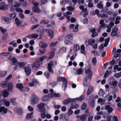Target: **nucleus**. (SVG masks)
Here are the masks:
<instances>
[{"instance_id":"4","label":"nucleus","mask_w":121,"mask_h":121,"mask_svg":"<svg viewBox=\"0 0 121 121\" xmlns=\"http://www.w3.org/2000/svg\"><path fill=\"white\" fill-rule=\"evenodd\" d=\"M45 105L44 103H42L38 104L37 106L38 109V111L39 112H44L45 110V109L44 108Z\"/></svg>"},{"instance_id":"13","label":"nucleus","mask_w":121,"mask_h":121,"mask_svg":"<svg viewBox=\"0 0 121 121\" xmlns=\"http://www.w3.org/2000/svg\"><path fill=\"white\" fill-rule=\"evenodd\" d=\"M44 30L47 32L48 33L49 36L51 38H52L53 36L54 32L53 31L50 29H46Z\"/></svg>"},{"instance_id":"56","label":"nucleus","mask_w":121,"mask_h":121,"mask_svg":"<svg viewBox=\"0 0 121 121\" xmlns=\"http://www.w3.org/2000/svg\"><path fill=\"white\" fill-rule=\"evenodd\" d=\"M42 29H41V30H40V29H39V30H37V32H39V33L41 35H42L44 33V31L43 30V26H41L40 27Z\"/></svg>"},{"instance_id":"50","label":"nucleus","mask_w":121,"mask_h":121,"mask_svg":"<svg viewBox=\"0 0 121 121\" xmlns=\"http://www.w3.org/2000/svg\"><path fill=\"white\" fill-rule=\"evenodd\" d=\"M92 53H94V54L95 56H99L100 55V52H97L96 50L94 51Z\"/></svg>"},{"instance_id":"47","label":"nucleus","mask_w":121,"mask_h":121,"mask_svg":"<svg viewBox=\"0 0 121 121\" xmlns=\"http://www.w3.org/2000/svg\"><path fill=\"white\" fill-rule=\"evenodd\" d=\"M15 23L17 25H20L22 23V22L19 21L18 18H16L15 19Z\"/></svg>"},{"instance_id":"7","label":"nucleus","mask_w":121,"mask_h":121,"mask_svg":"<svg viewBox=\"0 0 121 121\" xmlns=\"http://www.w3.org/2000/svg\"><path fill=\"white\" fill-rule=\"evenodd\" d=\"M95 42V40L93 39H91L86 41V44L87 46L89 45H92L94 44Z\"/></svg>"},{"instance_id":"31","label":"nucleus","mask_w":121,"mask_h":121,"mask_svg":"<svg viewBox=\"0 0 121 121\" xmlns=\"http://www.w3.org/2000/svg\"><path fill=\"white\" fill-rule=\"evenodd\" d=\"M118 83V82L116 81H114L110 82H109V84L110 85L112 86L116 87Z\"/></svg>"},{"instance_id":"24","label":"nucleus","mask_w":121,"mask_h":121,"mask_svg":"<svg viewBox=\"0 0 121 121\" xmlns=\"http://www.w3.org/2000/svg\"><path fill=\"white\" fill-rule=\"evenodd\" d=\"M8 16L10 18L13 19L16 17V14L15 13H10L8 15Z\"/></svg>"},{"instance_id":"48","label":"nucleus","mask_w":121,"mask_h":121,"mask_svg":"<svg viewBox=\"0 0 121 121\" xmlns=\"http://www.w3.org/2000/svg\"><path fill=\"white\" fill-rule=\"evenodd\" d=\"M39 66V64L38 62H35L34 63L32 67L34 68V67L38 68Z\"/></svg>"},{"instance_id":"1","label":"nucleus","mask_w":121,"mask_h":121,"mask_svg":"<svg viewBox=\"0 0 121 121\" xmlns=\"http://www.w3.org/2000/svg\"><path fill=\"white\" fill-rule=\"evenodd\" d=\"M84 98V95H82L79 98H76L74 99H68L64 101L63 102V103L64 104L66 105L72 101L74 102L76 101H81Z\"/></svg>"},{"instance_id":"12","label":"nucleus","mask_w":121,"mask_h":121,"mask_svg":"<svg viewBox=\"0 0 121 121\" xmlns=\"http://www.w3.org/2000/svg\"><path fill=\"white\" fill-rule=\"evenodd\" d=\"M1 94L4 98H5L8 97L9 93L7 89H5L1 91Z\"/></svg>"},{"instance_id":"15","label":"nucleus","mask_w":121,"mask_h":121,"mask_svg":"<svg viewBox=\"0 0 121 121\" xmlns=\"http://www.w3.org/2000/svg\"><path fill=\"white\" fill-rule=\"evenodd\" d=\"M53 65V62L52 61H51L48 64V70L49 72H51L52 73L53 72V71L52 69V67Z\"/></svg>"},{"instance_id":"38","label":"nucleus","mask_w":121,"mask_h":121,"mask_svg":"<svg viewBox=\"0 0 121 121\" xmlns=\"http://www.w3.org/2000/svg\"><path fill=\"white\" fill-rule=\"evenodd\" d=\"M79 106L78 104H72L71 105V108L77 109L78 107Z\"/></svg>"},{"instance_id":"42","label":"nucleus","mask_w":121,"mask_h":121,"mask_svg":"<svg viewBox=\"0 0 121 121\" xmlns=\"http://www.w3.org/2000/svg\"><path fill=\"white\" fill-rule=\"evenodd\" d=\"M102 1H100L97 4V7L100 9H102L103 7V5L102 4Z\"/></svg>"},{"instance_id":"8","label":"nucleus","mask_w":121,"mask_h":121,"mask_svg":"<svg viewBox=\"0 0 121 121\" xmlns=\"http://www.w3.org/2000/svg\"><path fill=\"white\" fill-rule=\"evenodd\" d=\"M94 96L93 95H91L89 100V104L91 107H93L94 106L95 104L94 101Z\"/></svg>"},{"instance_id":"16","label":"nucleus","mask_w":121,"mask_h":121,"mask_svg":"<svg viewBox=\"0 0 121 121\" xmlns=\"http://www.w3.org/2000/svg\"><path fill=\"white\" fill-rule=\"evenodd\" d=\"M25 72L26 75L28 76L31 73V70L29 67H27L25 68Z\"/></svg>"},{"instance_id":"9","label":"nucleus","mask_w":121,"mask_h":121,"mask_svg":"<svg viewBox=\"0 0 121 121\" xmlns=\"http://www.w3.org/2000/svg\"><path fill=\"white\" fill-rule=\"evenodd\" d=\"M72 56L70 57V60H73L76 57L77 54V53L76 52H73L72 51V50L71 49H70V51L68 53V56L69 57L70 56L69 55L70 54H72Z\"/></svg>"},{"instance_id":"30","label":"nucleus","mask_w":121,"mask_h":121,"mask_svg":"<svg viewBox=\"0 0 121 121\" xmlns=\"http://www.w3.org/2000/svg\"><path fill=\"white\" fill-rule=\"evenodd\" d=\"M7 82L6 80L2 82L1 84V86L3 87H7Z\"/></svg>"},{"instance_id":"40","label":"nucleus","mask_w":121,"mask_h":121,"mask_svg":"<svg viewBox=\"0 0 121 121\" xmlns=\"http://www.w3.org/2000/svg\"><path fill=\"white\" fill-rule=\"evenodd\" d=\"M67 81L64 82L63 83L62 88L63 90H65L67 86Z\"/></svg>"},{"instance_id":"20","label":"nucleus","mask_w":121,"mask_h":121,"mask_svg":"<svg viewBox=\"0 0 121 121\" xmlns=\"http://www.w3.org/2000/svg\"><path fill=\"white\" fill-rule=\"evenodd\" d=\"M27 64V63L26 62H20L18 61L17 65H18V66L19 68H21L23 66Z\"/></svg>"},{"instance_id":"61","label":"nucleus","mask_w":121,"mask_h":121,"mask_svg":"<svg viewBox=\"0 0 121 121\" xmlns=\"http://www.w3.org/2000/svg\"><path fill=\"white\" fill-rule=\"evenodd\" d=\"M104 45L103 44H102L99 46V51H102L103 50L104 48Z\"/></svg>"},{"instance_id":"23","label":"nucleus","mask_w":121,"mask_h":121,"mask_svg":"<svg viewBox=\"0 0 121 121\" xmlns=\"http://www.w3.org/2000/svg\"><path fill=\"white\" fill-rule=\"evenodd\" d=\"M50 97L47 96H44L42 97V100L44 102H47L50 99Z\"/></svg>"},{"instance_id":"34","label":"nucleus","mask_w":121,"mask_h":121,"mask_svg":"<svg viewBox=\"0 0 121 121\" xmlns=\"http://www.w3.org/2000/svg\"><path fill=\"white\" fill-rule=\"evenodd\" d=\"M64 43L65 45H72L73 44V43H72L70 40L68 39L65 40L64 41Z\"/></svg>"},{"instance_id":"46","label":"nucleus","mask_w":121,"mask_h":121,"mask_svg":"<svg viewBox=\"0 0 121 121\" xmlns=\"http://www.w3.org/2000/svg\"><path fill=\"white\" fill-rule=\"evenodd\" d=\"M33 10L35 12L38 13L40 11V9L37 7H34L33 8Z\"/></svg>"},{"instance_id":"43","label":"nucleus","mask_w":121,"mask_h":121,"mask_svg":"<svg viewBox=\"0 0 121 121\" xmlns=\"http://www.w3.org/2000/svg\"><path fill=\"white\" fill-rule=\"evenodd\" d=\"M4 102L5 106L6 107L9 106L10 105V103L9 102L8 100L4 99Z\"/></svg>"},{"instance_id":"22","label":"nucleus","mask_w":121,"mask_h":121,"mask_svg":"<svg viewBox=\"0 0 121 121\" xmlns=\"http://www.w3.org/2000/svg\"><path fill=\"white\" fill-rule=\"evenodd\" d=\"M39 46L42 48H45L47 46V45L46 43L41 42L39 44Z\"/></svg>"},{"instance_id":"6","label":"nucleus","mask_w":121,"mask_h":121,"mask_svg":"<svg viewBox=\"0 0 121 121\" xmlns=\"http://www.w3.org/2000/svg\"><path fill=\"white\" fill-rule=\"evenodd\" d=\"M8 59L10 60L11 62L12 63V64L13 65H17L18 61L16 58L14 57L11 58V57L9 56L8 58Z\"/></svg>"},{"instance_id":"63","label":"nucleus","mask_w":121,"mask_h":121,"mask_svg":"<svg viewBox=\"0 0 121 121\" xmlns=\"http://www.w3.org/2000/svg\"><path fill=\"white\" fill-rule=\"evenodd\" d=\"M58 43V42L57 41L55 42L52 43L50 44V46L51 47L54 46L56 45Z\"/></svg>"},{"instance_id":"25","label":"nucleus","mask_w":121,"mask_h":121,"mask_svg":"<svg viewBox=\"0 0 121 121\" xmlns=\"http://www.w3.org/2000/svg\"><path fill=\"white\" fill-rule=\"evenodd\" d=\"M57 81L60 82L62 81L64 82L67 81V80L65 77H59L57 78Z\"/></svg>"},{"instance_id":"5","label":"nucleus","mask_w":121,"mask_h":121,"mask_svg":"<svg viewBox=\"0 0 121 121\" xmlns=\"http://www.w3.org/2000/svg\"><path fill=\"white\" fill-rule=\"evenodd\" d=\"M1 19L2 22L4 24H9L11 23V20L6 17H2Z\"/></svg>"},{"instance_id":"18","label":"nucleus","mask_w":121,"mask_h":121,"mask_svg":"<svg viewBox=\"0 0 121 121\" xmlns=\"http://www.w3.org/2000/svg\"><path fill=\"white\" fill-rule=\"evenodd\" d=\"M48 95L50 97L53 98L54 97H60V95L58 93H52L48 94Z\"/></svg>"},{"instance_id":"41","label":"nucleus","mask_w":121,"mask_h":121,"mask_svg":"<svg viewBox=\"0 0 121 121\" xmlns=\"http://www.w3.org/2000/svg\"><path fill=\"white\" fill-rule=\"evenodd\" d=\"M16 113L19 115H22L23 112L22 110L20 108L16 112Z\"/></svg>"},{"instance_id":"32","label":"nucleus","mask_w":121,"mask_h":121,"mask_svg":"<svg viewBox=\"0 0 121 121\" xmlns=\"http://www.w3.org/2000/svg\"><path fill=\"white\" fill-rule=\"evenodd\" d=\"M112 72L111 71H109L108 70H107L105 72L104 74V78H106L108 77L109 74H111L112 73Z\"/></svg>"},{"instance_id":"49","label":"nucleus","mask_w":121,"mask_h":121,"mask_svg":"<svg viewBox=\"0 0 121 121\" xmlns=\"http://www.w3.org/2000/svg\"><path fill=\"white\" fill-rule=\"evenodd\" d=\"M9 44L11 45H13V47H15L17 46V44L16 43L15 41L13 40L9 43Z\"/></svg>"},{"instance_id":"44","label":"nucleus","mask_w":121,"mask_h":121,"mask_svg":"<svg viewBox=\"0 0 121 121\" xmlns=\"http://www.w3.org/2000/svg\"><path fill=\"white\" fill-rule=\"evenodd\" d=\"M81 120L82 121H84L86 118V115L83 114L81 115L80 117Z\"/></svg>"},{"instance_id":"19","label":"nucleus","mask_w":121,"mask_h":121,"mask_svg":"<svg viewBox=\"0 0 121 121\" xmlns=\"http://www.w3.org/2000/svg\"><path fill=\"white\" fill-rule=\"evenodd\" d=\"M93 88L92 87L90 86L89 87L86 92L87 95H90L92 92Z\"/></svg>"},{"instance_id":"62","label":"nucleus","mask_w":121,"mask_h":121,"mask_svg":"<svg viewBox=\"0 0 121 121\" xmlns=\"http://www.w3.org/2000/svg\"><path fill=\"white\" fill-rule=\"evenodd\" d=\"M12 75L11 74H10L6 78L5 80L6 81H8L12 77Z\"/></svg>"},{"instance_id":"10","label":"nucleus","mask_w":121,"mask_h":121,"mask_svg":"<svg viewBox=\"0 0 121 121\" xmlns=\"http://www.w3.org/2000/svg\"><path fill=\"white\" fill-rule=\"evenodd\" d=\"M39 82V81L37 79L34 78L32 80L31 83H29L28 84L29 86H32L38 84Z\"/></svg>"},{"instance_id":"54","label":"nucleus","mask_w":121,"mask_h":121,"mask_svg":"<svg viewBox=\"0 0 121 121\" xmlns=\"http://www.w3.org/2000/svg\"><path fill=\"white\" fill-rule=\"evenodd\" d=\"M37 20L36 18L34 17H33L31 18V22L32 23H36L37 22Z\"/></svg>"},{"instance_id":"57","label":"nucleus","mask_w":121,"mask_h":121,"mask_svg":"<svg viewBox=\"0 0 121 121\" xmlns=\"http://www.w3.org/2000/svg\"><path fill=\"white\" fill-rule=\"evenodd\" d=\"M0 30L2 33H4L7 30L2 27H0Z\"/></svg>"},{"instance_id":"21","label":"nucleus","mask_w":121,"mask_h":121,"mask_svg":"<svg viewBox=\"0 0 121 121\" xmlns=\"http://www.w3.org/2000/svg\"><path fill=\"white\" fill-rule=\"evenodd\" d=\"M85 73L86 74H89V76L88 78L89 79H91L92 75V72L91 70L90 69H88L86 70Z\"/></svg>"},{"instance_id":"45","label":"nucleus","mask_w":121,"mask_h":121,"mask_svg":"<svg viewBox=\"0 0 121 121\" xmlns=\"http://www.w3.org/2000/svg\"><path fill=\"white\" fill-rule=\"evenodd\" d=\"M99 95L102 96H103L104 94V92L102 89H100L99 93Z\"/></svg>"},{"instance_id":"36","label":"nucleus","mask_w":121,"mask_h":121,"mask_svg":"<svg viewBox=\"0 0 121 121\" xmlns=\"http://www.w3.org/2000/svg\"><path fill=\"white\" fill-rule=\"evenodd\" d=\"M33 114V112L27 114L26 116V118L28 119H30L32 117Z\"/></svg>"},{"instance_id":"17","label":"nucleus","mask_w":121,"mask_h":121,"mask_svg":"<svg viewBox=\"0 0 121 121\" xmlns=\"http://www.w3.org/2000/svg\"><path fill=\"white\" fill-rule=\"evenodd\" d=\"M80 49V46L78 44H75L74 45L73 47V50L74 51V52H76L79 51Z\"/></svg>"},{"instance_id":"35","label":"nucleus","mask_w":121,"mask_h":121,"mask_svg":"<svg viewBox=\"0 0 121 121\" xmlns=\"http://www.w3.org/2000/svg\"><path fill=\"white\" fill-rule=\"evenodd\" d=\"M88 78L87 77H86L84 79V81L83 85L84 86H87L89 85V82H87V79Z\"/></svg>"},{"instance_id":"29","label":"nucleus","mask_w":121,"mask_h":121,"mask_svg":"<svg viewBox=\"0 0 121 121\" xmlns=\"http://www.w3.org/2000/svg\"><path fill=\"white\" fill-rule=\"evenodd\" d=\"M80 49H81V52L84 54H85L86 52L85 50V48L84 45H82L81 46Z\"/></svg>"},{"instance_id":"37","label":"nucleus","mask_w":121,"mask_h":121,"mask_svg":"<svg viewBox=\"0 0 121 121\" xmlns=\"http://www.w3.org/2000/svg\"><path fill=\"white\" fill-rule=\"evenodd\" d=\"M48 54H47V55L44 56L40 58H39L38 60V61H43L44 59L46 58H48V57L47 56V55H48Z\"/></svg>"},{"instance_id":"3","label":"nucleus","mask_w":121,"mask_h":121,"mask_svg":"<svg viewBox=\"0 0 121 121\" xmlns=\"http://www.w3.org/2000/svg\"><path fill=\"white\" fill-rule=\"evenodd\" d=\"M100 25L99 28L97 29L98 32H99L102 28H105L106 27L107 24L104 22L103 20H101L99 22Z\"/></svg>"},{"instance_id":"51","label":"nucleus","mask_w":121,"mask_h":121,"mask_svg":"<svg viewBox=\"0 0 121 121\" xmlns=\"http://www.w3.org/2000/svg\"><path fill=\"white\" fill-rule=\"evenodd\" d=\"M97 61V59L96 57H94L93 58L92 60V62L93 64L94 65H96V64Z\"/></svg>"},{"instance_id":"28","label":"nucleus","mask_w":121,"mask_h":121,"mask_svg":"<svg viewBox=\"0 0 121 121\" xmlns=\"http://www.w3.org/2000/svg\"><path fill=\"white\" fill-rule=\"evenodd\" d=\"M105 108L106 110H108V112L109 113H111L113 110V108L110 107V106L108 105L106 106Z\"/></svg>"},{"instance_id":"26","label":"nucleus","mask_w":121,"mask_h":121,"mask_svg":"<svg viewBox=\"0 0 121 121\" xmlns=\"http://www.w3.org/2000/svg\"><path fill=\"white\" fill-rule=\"evenodd\" d=\"M10 100L13 104L15 105H17V103L16 101V99L15 98H12L10 99Z\"/></svg>"},{"instance_id":"53","label":"nucleus","mask_w":121,"mask_h":121,"mask_svg":"<svg viewBox=\"0 0 121 121\" xmlns=\"http://www.w3.org/2000/svg\"><path fill=\"white\" fill-rule=\"evenodd\" d=\"M99 11L98 9H96L95 10V12H93L92 13V14L93 15H95L96 14L99 17H100V15L99 14Z\"/></svg>"},{"instance_id":"60","label":"nucleus","mask_w":121,"mask_h":121,"mask_svg":"<svg viewBox=\"0 0 121 121\" xmlns=\"http://www.w3.org/2000/svg\"><path fill=\"white\" fill-rule=\"evenodd\" d=\"M48 21L44 20H42L40 22L41 23H43L44 24H47L48 23Z\"/></svg>"},{"instance_id":"59","label":"nucleus","mask_w":121,"mask_h":121,"mask_svg":"<svg viewBox=\"0 0 121 121\" xmlns=\"http://www.w3.org/2000/svg\"><path fill=\"white\" fill-rule=\"evenodd\" d=\"M73 35L71 34H69L65 37L66 39H70L72 37Z\"/></svg>"},{"instance_id":"39","label":"nucleus","mask_w":121,"mask_h":121,"mask_svg":"<svg viewBox=\"0 0 121 121\" xmlns=\"http://www.w3.org/2000/svg\"><path fill=\"white\" fill-rule=\"evenodd\" d=\"M7 73V72L6 71H1L0 73V77H3L5 76Z\"/></svg>"},{"instance_id":"64","label":"nucleus","mask_w":121,"mask_h":121,"mask_svg":"<svg viewBox=\"0 0 121 121\" xmlns=\"http://www.w3.org/2000/svg\"><path fill=\"white\" fill-rule=\"evenodd\" d=\"M8 87L9 89H11L13 87V83L11 82L9 83L8 84Z\"/></svg>"},{"instance_id":"55","label":"nucleus","mask_w":121,"mask_h":121,"mask_svg":"<svg viewBox=\"0 0 121 121\" xmlns=\"http://www.w3.org/2000/svg\"><path fill=\"white\" fill-rule=\"evenodd\" d=\"M114 76L116 78H118L121 77V75L119 73H118L114 74Z\"/></svg>"},{"instance_id":"2","label":"nucleus","mask_w":121,"mask_h":121,"mask_svg":"<svg viewBox=\"0 0 121 121\" xmlns=\"http://www.w3.org/2000/svg\"><path fill=\"white\" fill-rule=\"evenodd\" d=\"M39 100V98L35 94H34L32 95L31 103L32 104H37Z\"/></svg>"},{"instance_id":"27","label":"nucleus","mask_w":121,"mask_h":121,"mask_svg":"<svg viewBox=\"0 0 121 121\" xmlns=\"http://www.w3.org/2000/svg\"><path fill=\"white\" fill-rule=\"evenodd\" d=\"M21 91H23V87L22 84L21 83H19L17 84L16 86Z\"/></svg>"},{"instance_id":"33","label":"nucleus","mask_w":121,"mask_h":121,"mask_svg":"<svg viewBox=\"0 0 121 121\" xmlns=\"http://www.w3.org/2000/svg\"><path fill=\"white\" fill-rule=\"evenodd\" d=\"M45 49H39V53L38 54V55H43L45 52Z\"/></svg>"},{"instance_id":"11","label":"nucleus","mask_w":121,"mask_h":121,"mask_svg":"<svg viewBox=\"0 0 121 121\" xmlns=\"http://www.w3.org/2000/svg\"><path fill=\"white\" fill-rule=\"evenodd\" d=\"M8 6L4 2H1L0 4V9L5 10L8 9Z\"/></svg>"},{"instance_id":"52","label":"nucleus","mask_w":121,"mask_h":121,"mask_svg":"<svg viewBox=\"0 0 121 121\" xmlns=\"http://www.w3.org/2000/svg\"><path fill=\"white\" fill-rule=\"evenodd\" d=\"M9 54V52H3L0 53V55L1 56H8Z\"/></svg>"},{"instance_id":"14","label":"nucleus","mask_w":121,"mask_h":121,"mask_svg":"<svg viewBox=\"0 0 121 121\" xmlns=\"http://www.w3.org/2000/svg\"><path fill=\"white\" fill-rule=\"evenodd\" d=\"M8 111L7 109L6 108L3 107H1L0 106V112L3 114L6 113Z\"/></svg>"},{"instance_id":"58","label":"nucleus","mask_w":121,"mask_h":121,"mask_svg":"<svg viewBox=\"0 0 121 121\" xmlns=\"http://www.w3.org/2000/svg\"><path fill=\"white\" fill-rule=\"evenodd\" d=\"M21 4L19 2H17L15 3L14 6L15 8H18L20 6Z\"/></svg>"}]
</instances>
